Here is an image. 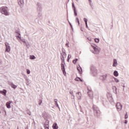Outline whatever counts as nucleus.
<instances>
[{"mask_svg":"<svg viewBox=\"0 0 129 129\" xmlns=\"http://www.w3.org/2000/svg\"><path fill=\"white\" fill-rule=\"evenodd\" d=\"M11 103H13V101H10L6 103V107L7 108H11Z\"/></svg>","mask_w":129,"mask_h":129,"instance_id":"4","label":"nucleus"},{"mask_svg":"<svg viewBox=\"0 0 129 129\" xmlns=\"http://www.w3.org/2000/svg\"><path fill=\"white\" fill-rule=\"evenodd\" d=\"M94 41L95 43H99V39L98 38H95Z\"/></svg>","mask_w":129,"mask_h":129,"instance_id":"19","label":"nucleus"},{"mask_svg":"<svg viewBox=\"0 0 129 129\" xmlns=\"http://www.w3.org/2000/svg\"><path fill=\"white\" fill-rule=\"evenodd\" d=\"M106 77H107V75H104L100 77V79L103 81L106 80Z\"/></svg>","mask_w":129,"mask_h":129,"instance_id":"5","label":"nucleus"},{"mask_svg":"<svg viewBox=\"0 0 129 129\" xmlns=\"http://www.w3.org/2000/svg\"><path fill=\"white\" fill-rule=\"evenodd\" d=\"M11 87H12V88H14V89H16V88H17V86H16L14 84H11Z\"/></svg>","mask_w":129,"mask_h":129,"instance_id":"17","label":"nucleus"},{"mask_svg":"<svg viewBox=\"0 0 129 129\" xmlns=\"http://www.w3.org/2000/svg\"><path fill=\"white\" fill-rule=\"evenodd\" d=\"M112 66L113 67H115V66H117V61L116 60V59H114Z\"/></svg>","mask_w":129,"mask_h":129,"instance_id":"8","label":"nucleus"},{"mask_svg":"<svg viewBox=\"0 0 129 129\" xmlns=\"http://www.w3.org/2000/svg\"><path fill=\"white\" fill-rule=\"evenodd\" d=\"M113 75L115 77H117L118 76V73L117 72V71H115L114 72V74Z\"/></svg>","mask_w":129,"mask_h":129,"instance_id":"10","label":"nucleus"},{"mask_svg":"<svg viewBox=\"0 0 129 129\" xmlns=\"http://www.w3.org/2000/svg\"><path fill=\"white\" fill-rule=\"evenodd\" d=\"M77 20H78V24L79 25L80 24V22H79V19H78V18Z\"/></svg>","mask_w":129,"mask_h":129,"instance_id":"32","label":"nucleus"},{"mask_svg":"<svg viewBox=\"0 0 129 129\" xmlns=\"http://www.w3.org/2000/svg\"><path fill=\"white\" fill-rule=\"evenodd\" d=\"M73 8H74V9L75 10V6H74V4H73Z\"/></svg>","mask_w":129,"mask_h":129,"instance_id":"34","label":"nucleus"},{"mask_svg":"<svg viewBox=\"0 0 129 129\" xmlns=\"http://www.w3.org/2000/svg\"><path fill=\"white\" fill-rule=\"evenodd\" d=\"M5 46L6 47V51H7V52H10V51H11V47L9 45L8 42L5 43Z\"/></svg>","mask_w":129,"mask_h":129,"instance_id":"3","label":"nucleus"},{"mask_svg":"<svg viewBox=\"0 0 129 129\" xmlns=\"http://www.w3.org/2000/svg\"><path fill=\"white\" fill-rule=\"evenodd\" d=\"M114 80H115V82H117V83L119 82L118 80L117 79H116V78H114Z\"/></svg>","mask_w":129,"mask_h":129,"instance_id":"26","label":"nucleus"},{"mask_svg":"<svg viewBox=\"0 0 129 129\" xmlns=\"http://www.w3.org/2000/svg\"><path fill=\"white\" fill-rule=\"evenodd\" d=\"M68 62H69V58L68 59Z\"/></svg>","mask_w":129,"mask_h":129,"instance_id":"36","label":"nucleus"},{"mask_svg":"<svg viewBox=\"0 0 129 129\" xmlns=\"http://www.w3.org/2000/svg\"><path fill=\"white\" fill-rule=\"evenodd\" d=\"M41 104H42V100H39V105H41Z\"/></svg>","mask_w":129,"mask_h":129,"instance_id":"30","label":"nucleus"},{"mask_svg":"<svg viewBox=\"0 0 129 129\" xmlns=\"http://www.w3.org/2000/svg\"><path fill=\"white\" fill-rule=\"evenodd\" d=\"M0 93L6 96L7 95V90L4 89L3 91H0Z\"/></svg>","mask_w":129,"mask_h":129,"instance_id":"6","label":"nucleus"},{"mask_svg":"<svg viewBox=\"0 0 129 129\" xmlns=\"http://www.w3.org/2000/svg\"><path fill=\"white\" fill-rule=\"evenodd\" d=\"M24 43H26V41H23Z\"/></svg>","mask_w":129,"mask_h":129,"instance_id":"37","label":"nucleus"},{"mask_svg":"<svg viewBox=\"0 0 129 129\" xmlns=\"http://www.w3.org/2000/svg\"><path fill=\"white\" fill-rule=\"evenodd\" d=\"M62 72H63V74H64V75H65L66 74V72L65 71V70H62Z\"/></svg>","mask_w":129,"mask_h":129,"instance_id":"28","label":"nucleus"},{"mask_svg":"<svg viewBox=\"0 0 129 129\" xmlns=\"http://www.w3.org/2000/svg\"><path fill=\"white\" fill-rule=\"evenodd\" d=\"M76 96H77L78 99H80V98H81V93H80V92L77 93Z\"/></svg>","mask_w":129,"mask_h":129,"instance_id":"7","label":"nucleus"},{"mask_svg":"<svg viewBox=\"0 0 129 129\" xmlns=\"http://www.w3.org/2000/svg\"><path fill=\"white\" fill-rule=\"evenodd\" d=\"M61 70H63L64 71V70H65V67L64 66V64L63 63L61 64Z\"/></svg>","mask_w":129,"mask_h":129,"instance_id":"18","label":"nucleus"},{"mask_svg":"<svg viewBox=\"0 0 129 129\" xmlns=\"http://www.w3.org/2000/svg\"><path fill=\"white\" fill-rule=\"evenodd\" d=\"M19 5H23L24 4V0H18Z\"/></svg>","mask_w":129,"mask_h":129,"instance_id":"12","label":"nucleus"},{"mask_svg":"<svg viewBox=\"0 0 129 129\" xmlns=\"http://www.w3.org/2000/svg\"><path fill=\"white\" fill-rule=\"evenodd\" d=\"M45 129H49V125H45Z\"/></svg>","mask_w":129,"mask_h":129,"instance_id":"25","label":"nucleus"},{"mask_svg":"<svg viewBox=\"0 0 129 129\" xmlns=\"http://www.w3.org/2000/svg\"><path fill=\"white\" fill-rule=\"evenodd\" d=\"M84 21L85 22V24H86V27L88 28V26L87 25V21H88L87 19L84 18Z\"/></svg>","mask_w":129,"mask_h":129,"instance_id":"15","label":"nucleus"},{"mask_svg":"<svg viewBox=\"0 0 129 129\" xmlns=\"http://www.w3.org/2000/svg\"><path fill=\"white\" fill-rule=\"evenodd\" d=\"M27 74H30V71L28 69L27 70Z\"/></svg>","mask_w":129,"mask_h":129,"instance_id":"27","label":"nucleus"},{"mask_svg":"<svg viewBox=\"0 0 129 129\" xmlns=\"http://www.w3.org/2000/svg\"><path fill=\"white\" fill-rule=\"evenodd\" d=\"M30 59L31 60H33L34 59H36V57L34 55H30Z\"/></svg>","mask_w":129,"mask_h":129,"instance_id":"16","label":"nucleus"},{"mask_svg":"<svg viewBox=\"0 0 129 129\" xmlns=\"http://www.w3.org/2000/svg\"><path fill=\"white\" fill-rule=\"evenodd\" d=\"M124 122L125 124L127 123V120H125Z\"/></svg>","mask_w":129,"mask_h":129,"instance_id":"31","label":"nucleus"},{"mask_svg":"<svg viewBox=\"0 0 129 129\" xmlns=\"http://www.w3.org/2000/svg\"><path fill=\"white\" fill-rule=\"evenodd\" d=\"M70 94L73 95V91L70 90Z\"/></svg>","mask_w":129,"mask_h":129,"instance_id":"29","label":"nucleus"},{"mask_svg":"<svg viewBox=\"0 0 129 129\" xmlns=\"http://www.w3.org/2000/svg\"><path fill=\"white\" fill-rule=\"evenodd\" d=\"M77 70L78 71L79 73L80 74H82V69L81 68V67H78Z\"/></svg>","mask_w":129,"mask_h":129,"instance_id":"9","label":"nucleus"},{"mask_svg":"<svg viewBox=\"0 0 129 129\" xmlns=\"http://www.w3.org/2000/svg\"><path fill=\"white\" fill-rule=\"evenodd\" d=\"M1 13L5 16H9V12H8V7H2L1 8Z\"/></svg>","mask_w":129,"mask_h":129,"instance_id":"1","label":"nucleus"},{"mask_svg":"<svg viewBox=\"0 0 129 129\" xmlns=\"http://www.w3.org/2000/svg\"><path fill=\"white\" fill-rule=\"evenodd\" d=\"M68 58H69V55L68 56Z\"/></svg>","mask_w":129,"mask_h":129,"instance_id":"38","label":"nucleus"},{"mask_svg":"<svg viewBox=\"0 0 129 129\" xmlns=\"http://www.w3.org/2000/svg\"><path fill=\"white\" fill-rule=\"evenodd\" d=\"M92 48H93L94 50L95 51L96 50V45H93V44H91Z\"/></svg>","mask_w":129,"mask_h":129,"instance_id":"20","label":"nucleus"},{"mask_svg":"<svg viewBox=\"0 0 129 129\" xmlns=\"http://www.w3.org/2000/svg\"><path fill=\"white\" fill-rule=\"evenodd\" d=\"M52 126L53 127V129H57L58 128V126L57 125V123H53Z\"/></svg>","mask_w":129,"mask_h":129,"instance_id":"11","label":"nucleus"},{"mask_svg":"<svg viewBox=\"0 0 129 129\" xmlns=\"http://www.w3.org/2000/svg\"><path fill=\"white\" fill-rule=\"evenodd\" d=\"M116 107L117 110H121V109L122 108V105H121V104H120V103L118 102L116 103Z\"/></svg>","mask_w":129,"mask_h":129,"instance_id":"2","label":"nucleus"},{"mask_svg":"<svg viewBox=\"0 0 129 129\" xmlns=\"http://www.w3.org/2000/svg\"><path fill=\"white\" fill-rule=\"evenodd\" d=\"M78 61V59L76 58L75 60H73V63L74 64H76V62H77Z\"/></svg>","mask_w":129,"mask_h":129,"instance_id":"21","label":"nucleus"},{"mask_svg":"<svg viewBox=\"0 0 129 129\" xmlns=\"http://www.w3.org/2000/svg\"><path fill=\"white\" fill-rule=\"evenodd\" d=\"M17 40H22V37L21 36V34L19 33V36H16Z\"/></svg>","mask_w":129,"mask_h":129,"instance_id":"13","label":"nucleus"},{"mask_svg":"<svg viewBox=\"0 0 129 129\" xmlns=\"http://www.w3.org/2000/svg\"><path fill=\"white\" fill-rule=\"evenodd\" d=\"M87 39L88 40V41H89L90 42H91V41H92V39H91V38L90 37H88Z\"/></svg>","mask_w":129,"mask_h":129,"instance_id":"22","label":"nucleus"},{"mask_svg":"<svg viewBox=\"0 0 129 129\" xmlns=\"http://www.w3.org/2000/svg\"><path fill=\"white\" fill-rule=\"evenodd\" d=\"M61 59H62V60H64V57H62Z\"/></svg>","mask_w":129,"mask_h":129,"instance_id":"35","label":"nucleus"},{"mask_svg":"<svg viewBox=\"0 0 129 129\" xmlns=\"http://www.w3.org/2000/svg\"><path fill=\"white\" fill-rule=\"evenodd\" d=\"M75 80L76 81H79V80H80V81H81V82H83V81H82V80H81V79H80V78H79V77L76 78L75 79Z\"/></svg>","mask_w":129,"mask_h":129,"instance_id":"14","label":"nucleus"},{"mask_svg":"<svg viewBox=\"0 0 129 129\" xmlns=\"http://www.w3.org/2000/svg\"><path fill=\"white\" fill-rule=\"evenodd\" d=\"M55 105L57 107H59V105H58V103H57V101H56V100H55Z\"/></svg>","mask_w":129,"mask_h":129,"instance_id":"24","label":"nucleus"},{"mask_svg":"<svg viewBox=\"0 0 129 129\" xmlns=\"http://www.w3.org/2000/svg\"><path fill=\"white\" fill-rule=\"evenodd\" d=\"M75 14L76 16H77V13H76V11H75Z\"/></svg>","mask_w":129,"mask_h":129,"instance_id":"33","label":"nucleus"},{"mask_svg":"<svg viewBox=\"0 0 129 129\" xmlns=\"http://www.w3.org/2000/svg\"><path fill=\"white\" fill-rule=\"evenodd\" d=\"M128 117V115H127V113H126L125 115V119H126Z\"/></svg>","mask_w":129,"mask_h":129,"instance_id":"23","label":"nucleus"}]
</instances>
